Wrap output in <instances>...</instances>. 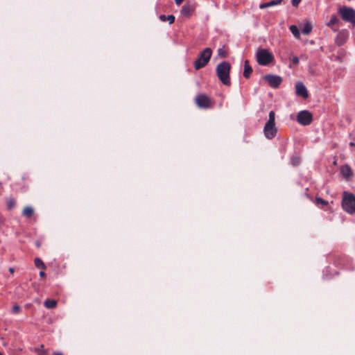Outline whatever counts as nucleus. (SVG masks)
I'll return each mask as SVG.
<instances>
[{
	"mask_svg": "<svg viewBox=\"0 0 355 355\" xmlns=\"http://www.w3.org/2000/svg\"><path fill=\"white\" fill-rule=\"evenodd\" d=\"M339 22V19L336 15H332L329 21L327 23V26L331 28L334 31H337V29L334 28V26Z\"/></svg>",
	"mask_w": 355,
	"mask_h": 355,
	"instance_id": "14",
	"label": "nucleus"
},
{
	"mask_svg": "<svg viewBox=\"0 0 355 355\" xmlns=\"http://www.w3.org/2000/svg\"><path fill=\"white\" fill-rule=\"evenodd\" d=\"M290 31H291V33L293 34V35L297 38V39H300V31H299V29L297 28V26L295 25H291L289 28Z\"/></svg>",
	"mask_w": 355,
	"mask_h": 355,
	"instance_id": "20",
	"label": "nucleus"
},
{
	"mask_svg": "<svg viewBox=\"0 0 355 355\" xmlns=\"http://www.w3.org/2000/svg\"><path fill=\"white\" fill-rule=\"evenodd\" d=\"M218 55L221 58H226L227 56V52L225 50H224L223 49H220L218 50Z\"/></svg>",
	"mask_w": 355,
	"mask_h": 355,
	"instance_id": "26",
	"label": "nucleus"
},
{
	"mask_svg": "<svg viewBox=\"0 0 355 355\" xmlns=\"http://www.w3.org/2000/svg\"><path fill=\"white\" fill-rule=\"evenodd\" d=\"M297 120L302 125H309L313 120V115L307 110L301 111L297 114Z\"/></svg>",
	"mask_w": 355,
	"mask_h": 355,
	"instance_id": "7",
	"label": "nucleus"
},
{
	"mask_svg": "<svg viewBox=\"0 0 355 355\" xmlns=\"http://www.w3.org/2000/svg\"><path fill=\"white\" fill-rule=\"evenodd\" d=\"M34 213V209L32 207L27 206L24 207L22 211V215L26 218H31Z\"/></svg>",
	"mask_w": 355,
	"mask_h": 355,
	"instance_id": "15",
	"label": "nucleus"
},
{
	"mask_svg": "<svg viewBox=\"0 0 355 355\" xmlns=\"http://www.w3.org/2000/svg\"><path fill=\"white\" fill-rule=\"evenodd\" d=\"M292 63L294 64H297L299 63V58L297 57H293L292 59Z\"/></svg>",
	"mask_w": 355,
	"mask_h": 355,
	"instance_id": "28",
	"label": "nucleus"
},
{
	"mask_svg": "<svg viewBox=\"0 0 355 355\" xmlns=\"http://www.w3.org/2000/svg\"><path fill=\"white\" fill-rule=\"evenodd\" d=\"M184 0H175L177 5H180Z\"/></svg>",
	"mask_w": 355,
	"mask_h": 355,
	"instance_id": "31",
	"label": "nucleus"
},
{
	"mask_svg": "<svg viewBox=\"0 0 355 355\" xmlns=\"http://www.w3.org/2000/svg\"><path fill=\"white\" fill-rule=\"evenodd\" d=\"M230 70H231V64L226 61H223L221 63L218 64L216 67V71L218 79L221 81V83L227 86H230L231 85L230 80Z\"/></svg>",
	"mask_w": 355,
	"mask_h": 355,
	"instance_id": "1",
	"label": "nucleus"
},
{
	"mask_svg": "<svg viewBox=\"0 0 355 355\" xmlns=\"http://www.w3.org/2000/svg\"><path fill=\"white\" fill-rule=\"evenodd\" d=\"M349 145H350L351 146H355V144H354V142H350V143H349Z\"/></svg>",
	"mask_w": 355,
	"mask_h": 355,
	"instance_id": "36",
	"label": "nucleus"
},
{
	"mask_svg": "<svg viewBox=\"0 0 355 355\" xmlns=\"http://www.w3.org/2000/svg\"><path fill=\"white\" fill-rule=\"evenodd\" d=\"M253 70H252V68L251 67V66L250 65V62L248 60H246L245 62H244V71H243V76L248 79L252 73Z\"/></svg>",
	"mask_w": 355,
	"mask_h": 355,
	"instance_id": "12",
	"label": "nucleus"
},
{
	"mask_svg": "<svg viewBox=\"0 0 355 355\" xmlns=\"http://www.w3.org/2000/svg\"><path fill=\"white\" fill-rule=\"evenodd\" d=\"M53 355H63L61 352H54Z\"/></svg>",
	"mask_w": 355,
	"mask_h": 355,
	"instance_id": "33",
	"label": "nucleus"
},
{
	"mask_svg": "<svg viewBox=\"0 0 355 355\" xmlns=\"http://www.w3.org/2000/svg\"><path fill=\"white\" fill-rule=\"evenodd\" d=\"M212 55V51L210 48H206L200 52L197 60L194 62V68L196 70L205 67L210 60Z\"/></svg>",
	"mask_w": 355,
	"mask_h": 355,
	"instance_id": "3",
	"label": "nucleus"
},
{
	"mask_svg": "<svg viewBox=\"0 0 355 355\" xmlns=\"http://www.w3.org/2000/svg\"><path fill=\"white\" fill-rule=\"evenodd\" d=\"M44 305L47 309H53L56 306L57 302L54 300H46L44 302Z\"/></svg>",
	"mask_w": 355,
	"mask_h": 355,
	"instance_id": "17",
	"label": "nucleus"
},
{
	"mask_svg": "<svg viewBox=\"0 0 355 355\" xmlns=\"http://www.w3.org/2000/svg\"><path fill=\"white\" fill-rule=\"evenodd\" d=\"M159 19L162 21L168 20L170 24H173L175 21V17L173 15H168L167 17L164 15H161Z\"/></svg>",
	"mask_w": 355,
	"mask_h": 355,
	"instance_id": "19",
	"label": "nucleus"
},
{
	"mask_svg": "<svg viewBox=\"0 0 355 355\" xmlns=\"http://www.w3.org/2000/svg\"><path fill=\"white\" fill-rule=\"evenodd\" d=\"M35 265L38 268L44 270L46 268L45 264L40 258H35L34 260Z\"/></svg>",
	"mask_w": 355,
	"mask_h": 355,
	"instance_id": "21",
	"label": "nucleus"
},
{
	"mask_svg": "<svg viewBox=\"0 0 355 355\" xmlns=\"http://www.w3.org/2000/svg\"><path fill=\"white\" fill-rule=\"evenodd\" d=\"M341 173L345 178H348L352 175L351 168L347 166H345L341 168Z\"/></svg>",
	"mask_w": 355,
	"mask_h": 355,
	"instance_id": "18",
	"label": "nucleus"
},
{
	"mask_svg": "<svg viewBox=\"0 0 355 355\" xmlns=\"http://www.w3.org/2000/svg\"><path fill=\"white\" fill-rule=\"evenodd\" d=\"M295 90L297 96H302L304 99L309 97L307 89L303 83H297L295 85Z\"/></svg>",
	"mask_w": 355,
	"mask_h": 355,
	"instance_id": "10",
	"label": "nucleus"
},
{
	"mask_svg": "<svg viewBox=\"0 0 355 355\" xmlns=\"http://www.w3.org/2000/svg\"><path fill=\"white\" fill-rule=\"evenodd\" d=\"M282 1H283V0H272L270 2L263 3L260 4L259 8L261 9L266 8L270 6H273L281 4Z\"/></svg>",
	"mask_w": 355,
	"mask_h": 355,
	"instance_id": "13",
	"label": "nucleus"
},
{
	"mask_svg": "<svg viewBox=\"0 0 355 355\" xmlns=\"http://www.w3.org/2000/svg\"><path fill=\"white\" fill-rule=\"evenodd\" d=\"M338 13L342 19L355 26V10L350 7L343 6L338 9Z\"/></svg>",
	"mask_w": 355,
	"mask_h": 355,
	"instance_id": "5",
	"label": "nucleus"
},
{
	"mask_svg": "<svg viewBox=\"0 0 355 355\" xmlns=\"http://www.w3.org/2000/svg\"><path fill=\"white\" fill-rule=\"evenodd\" d=\"M348 39V33L346 31H340L335 40V43L338 46L343 45Z\"/></svg>",
	"mask_w": 355,
	"mask_h": 355,
	"instance_id": "11",
	"label": "nucleus"
},
{
	"mask_svg": "<svg viewBox=\"0 0 355 355\" xmlns=\"http://www.w3.org/2000/svg\"><path fill=\"white\" fill-rule=\"evenodd\" d=\"M182 14L185 15H190L191 9L189 5H184L182 8Z\"/></svg>",
	"mask_w": 355,
	"mask_h": 355,
	"instance_id": "22",
	"label": "nucleus"
},
{
	"mask_svg": "<svg viewBox=\"0 0 355 355\" xmlns=\"http://www.w3.org/2000/svg\"><path fill=\"white\" fill-rule=\"evenodd\" d=\"M15 200L14 199H9L7 202V206L9 209H12L15 206Z\"/></svg>",
	"mask_w": 355,
	"mask_h": 355,
	"instance_id": "24",
	"label": "nucleus"
},
{
	"mask_svg": "<svg viewBox=\"0 0 355 355\" xmlns=\"http://www.w3.org/2000/svg\"><path fill=\"white\" fill-rule=\"evenodd\" d=\"M196 103L199 107L207 109L214 105L213 101L206 94H199L195 99Z\"/></svg>",
	"mask_w": 355,
	"mask_h": 355,
	"instance_id": "6",
	"label": "nucleus"
},
{
	"mask_svg": "<svg viewBox=\"0 0 355 355\" xmlns=\"http://www.w3.org/2000/svg\"><path fill=\"white\" fill-rule=\"evenodd\" d=\"M263 79L268 83V85L273 88H277L282 82L281 77L275 75H266Z\"/></svg>",
	"mask_w": 355,
	"mask_h": 355,
	"instance_id": "9",
	"label": "nucleus"
},
{
	"mask_svg": "<svg viewBox=\"0 0 355 355\" xmlns=\"http://www.w3.org/2000/svg\"><path fill=\"white\" fill-rule=\"evenodd\" d=\"M315 200L318 204H321L322 205H327L328 204L327 201L322 199L321 198H316Z\"/></svg>",
	"mask_w": 355,
	"mask_h": 355,
	"instance_id": "27",
	"label": "nucleus"
},
{
	"mask_svg": "<svg viewBox=\"0 0 355 355\" xmlns=\"http://www.w3.org/2000/svg\"><path fill=\"white\" fill-rule=\"evenodd\" d=\"M9 271H10V273L12 274L14 272V269L12 268H9Z\"/></svg>",
	"mask_w": 355,
	"mask_h": 355,
	"instance_id": "35",
	"label": "nucleus"
},
{
	"mask_svg": "<svg viewBox=\"0 0 355 355\" xmlns=\"http://www.w3.org/2000/svg\"><path fill=\"white\" fill-rule=\"evenodd\" d=\"M300 1L301 0H292V4L293 6L297 7Z\"/></svg>",
	"mask_w": 355,
	"mask_h": 355,
	"instance_id": "29",
	"label": "nucleus"
},
{
	"mask_svg": "<svg viewBox=\"0 0 355 355\" xmlns=\"http://www.w3.org/2000/svg\"><path fill=\"white\" fill-rule=\"evenodd\" d=\"M274 135H269V134L266 135L267 139H272L274 137Z\"/></svg>",
	"mask_w": 355,
	"mask_h": 355,
	"instance_id": "30",
	"label": "nucleus"
},
{
	"mask_svg": "<svg viewBox=\"0 0 355 355\" xmlns=\"http://www.w3.org/2000/svg\"><path fill=\"white\" fill-rule=\"evenodd\" d=\"M275 114L274 111H270L269 113V119L265 125L264 132L265 133H274L277 132L275 123Z\"/></svg>",
	"mask_w": 355,
	"mask_h": 355,
	"instance_id": "8",
	"label": "nucleus"
},
{
	"mask_svg": "<svg viewBox=\"0 0 355 355\" xmlns=\"http://www.w3.org/2000/svg\"><path fill=\"white\" fill-rule=\"evenodd\" d=\"M342 207L343 209L350 214L355 213V196L351 193L345 191L342 200Z\"/></svg>",
	"mask_w": 355,
	"mask_h": 355,
	"instance_id": "2",
	"label": "nucleus"
},
{
	"mask_svg": "<svg viewBox=\"0 0 355 355\" xmlns=\"http://www.w3.org/2000/svg\"><path fill=\"white\" fill-rule=\"evenodd\" d=\"M313 26L309 21H306L302 28V33L304 35H309L312 31Z\"/></svg>",
	"mask_w": 355,
	"mask_h": 355,
	"instance_id": "16",
	"label": "nucleus"
},
{
	"mask_svg": "<svg viewBox=\"0 0 355 355\" xmlns=\"http://www.w3.org/2000/svg\"><path fill=\"white\" fill-rule=\"evenodd\" d=\"M39 355H46V352L43 350L42 352L39 353Z\"/></svg>",
	"mask_w": 355,
	"mask_h": 355,
	"instance_id": "34",
	"label": "nucleus"
},
{
	"mask_svg": "<svg viewBox=\"0 0 355 355\" xmlns=\"http://www.w3.org/2000/svg\"><path fill=\"white\" fill-rule=\"evenodd\" d=\"M0 355H3V354L0 352Z\"/></svg>",
	"mask_w": 355,
	"mask_h": 355,
	"instance_id": "37",
	"label": "nucleus"
},
{
	"mask_svg": "<svg viewBox=\"0 0 355 355\" xmlns=\"http://www.w3.org/2000/svg\"><path fill=\"white\" fill-rule=\"evenodd\" d=\"M257 60L259 64L266 66L274 61L273 55L265 49H260L257 52Z\"/></svg>",
	"mask_w": 355,
	"mask_h": 355,
	"instance_id": "4",
	"label": "nucleus"
},
{
	"mask_svg": "<svg viewBox=\"0 0 355 355\" xmlns=\"http://www.w3.org/2000/svg\"><path fill=\"white\" fill-rule=\"evenodd\" d=\"M21 308L19 305L15 304L12 308V312L15 314L19 313Z\"/></svg>",
	"mask_w": 355,
	"mask_h": 355,
	"instance_id": "25",
	"label": "nucleus"
},
{
	"mask_svg": "<svg viewBox=\"0 0 355 355\" xmlns=\"http://www.w3.org/2000/svg\"><path fill=\"white\" fill-rule=\"evenodd\" d=\"M293 166H297L300 163V158L297 156H293L291 159Z\"/></svg>",
	"mask_w": 355,
	"mask_h": 355,
	"instance_id": "23",
	"label": "nucleus"
},
{
	"mask_svg": "<svg viewBox=\"0 0 355 355\" xmlns=\"http://www.w3.org/2000/svg\"><path fill=\"white\" fill-rule=\"evenodd\" d=\"M40 276L41 277H45V272H44L43 270L40 271Z\"/></svg>",
	"mask_w": 355,
	"mask_h": 355,
	"instance_id": "32",
	"label": "nucleus"
}]
</instances>
